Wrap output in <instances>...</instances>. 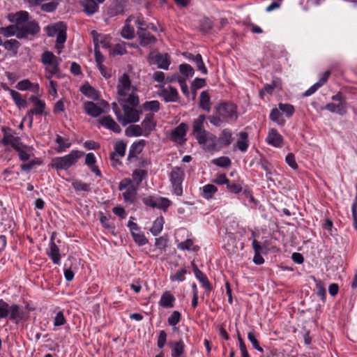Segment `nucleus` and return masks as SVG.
Returning <instances> with one entry per match:
<instances>
[{
    "mask_svg": "<svg viewBox=\"0 0 357 357\" xmlns=\"http://www.w3.org/2000/svg\"><path fill=\"white\" fill-rule=\"evenodd\" d=\"M116 89L119 101L127 102L132 106L139 105V98L136 95L137 89L131 84L128 74L123 73L119 77Z\"/></svg>",
    "mask_w": 357,
    "mask_h": 357,
    "instance_id": "nucleus-1",
    "label": "nucleus"
},
{
    "mask_svg": "<svg viewBox=\"0 0 357 357\" xmlns=\"http://www.w3.org/2000/svg\"><path fill=\"white\" fill-rule=\"evenodd\" d=\"M124 102L121 108H119L116 103H113V110L116 114L118 121L123 126L138 122L140 119L142 111L135 108L136 106H130Z\"/></svg>",
    "mask_w": 357,
    "mask_h": 357,
    "instance_id": "nucleus-2",
    "label": "nucleus"
},
{
    "mask_svg": "<svg viewBox=\"0 0 357 357\" xmlns=\"http://www.w3.org/2000/svg\"><path fill=\"white\" fill-rule=\"evenodd\" d=\"M3 137L2 142L5 145H10L19 153V156H32L35 154L34 149L31 146L22 144L20 142V138L10 128H2Z\"/></svg>",
    "mask_w": 357,
    "mask_h": 357,
    "instance_id": "nucleus-3",
    "label": "nucleus"
},
{
    "mask_svg": "<svg viewBox=\"0 0 357 357\" xmlns=\"http://www.w3.org/2000/svg\"><path fill=\"white\" fill-rule=\"evenodd\" d=\"M156 120L152 115H145L140 125L132 124L125 130L128 137L148 136L155 130Z\"/></svg>",
    "mask_w": 357,
    "mask_h": 357,
    "instance_id": "nucleus-4",
    "label": "nucleus"
},
{
    "mask_svg": "<svg viewBox=\"0 0 357 357\" xmlns=\"http://www.w3.org/2000/svg\"><path fill=\"white\" fill-rule=\"evenodd\" d=\"M19 22L22 23V28L20 29V33L17 34L18 38H24L28 35H35L40 31L38 24L34 21L29 20V13L26 11L17 12Z\"/></svg>",
    "mask_w": 357,
    "mask_h": 357,
    "instance_id": "nucleus-5",
    "label": "nucleus"
},
{
    "mask_svg": "<svg viewBox=\"0 0 357 357\" xmlns=\"http://www.w3.org/2000/svg\"><path fill=\"white\" fill-rule=\"evenodd\" d=\"M9 316V319L16 323L22 320L24 317V311L17 304H9L3 299H0V319Z\"/></svg>",
    "mask_w": 357,
    "mask_h": 357,
    "instance_id": "nucleus-6",
    "label": "nucleus"
},
{
    "mask_svg": "<svg viewBox=\"0 0 357 357\" xmlns=\"http://www.w3.org/2000/svg\"><path fill=\"white\" fill-rule=\"evenodd\" d=\"M41 61L45 66V77L50 79L52 77L59 73V63L61 59L56 56L52 52L46 51L42 54Z\"/></svg>",
    "mask_w": 357,
    "mask_h": 357,
    "instance_id": "nucleus-7",
    "label": "nucleus"
},
{
    "mask_svg": "<svg viewBox=\"0 0 357 357\" xmlns=\"http://www.w3.org/2000/svg\"><path fill=\"white\" fill-rule=\"evenodd\" d=\"M331 99L338 102H329L326 105L324 109L332 113H335L341 116L344 115L347 112V107L346 100L342 94L341 93H337L333 96Z\"/></svg>",
    "mask_w": 357,
    "mask_h": 357,
    "instance_id": "nucleus-8",
    "label": "nucleus"
},
{
    "mask_svg": "<svg viewBox=\"0 0 357 357\" xmlns=\"http://www.w3.org/2000/svg\"><path fill=\"white\" fill-rule=\"evenodd\" d=\"M184 178V172L180 167L174 168L170 173V181L174 193L177 196L183 194L182 183Z\"/></svg>",
    "mask_w": 357,
    "mask_h": 357,
    "instance_id": "nucleus-9",
    "label": "nucleus"
},
{
    "mask_svg": "<svg viewBox=\"0 0 357 357\" xmlns=\"http://www.w3.org/2000/svg\"><path fill=\"white\" fill-rule=\"evenodd\" d=\"M189 126L187 123H180L172 130L169 139L176 144L183 145L187 141L186 135Z\"/></svg>",
    "mask_w": 357,
    "mask_h": 357,
    "instance_id": "nucleus-10",
    "label": "nucleus"
},
{
    "mask_svg": "<svg viewBox=\"0 0 357 357\" xmlns=\"http://www.w3.org/2000/svg\"><path fill=\"white\" fill-rule=\"evenodd\" d=\"M201 146L206 151L213 153L221 149V146L217 142V137L207 132L202 135V139H196Z\"/></svg>",
    "mask_w": 357,
    "mask_h": 357,
    "instance_id": "nucleus-11",
    "label": "nucleus"
},
{
    "mask_svg": "<svg viewBox=\"0 0 357 357\" xmlns=\"http://www.w3.org/2000/svg\"><path fill=\"white\" fill-rule=\"evenodd\" d=\"M217 114L225 121L237 118L236 106L232 103H223L216 108Z\"/></svg>",
    "mask_w": 357,
    "mask_h": 357,
    "instance_id": "nucleus-12",
    "label": "nucleus"
},
{
    "mask_svg": "<svg viewBox=\"0 0 357 357\" xmlns=\"http://www.w3.org/2000/svg\"><path fill=\"white\" fill-rule=\"evenodd\" d=\"M84 105L86 112L92 117L99 116L108 107V104L105 101H101L99 103L88 101L85 102Z\"/></svg>",
    "mask_w": 357,
    "mask_h": 357,
    "instance_id": "nucleus-13",
    "label": "nucleus"
},
{
    "mask_svg": "<svg viewBox=\"0 0 357 357\" xmlns=\"http://www.w3.org/2000/svg\"><path fill=\"white\" fill-rule=\"evenodd\" d=\"M10 20L15 22V24L0 28V33L6 38L13 36H16L17 37V34L20 33V29L22 28V23L19 22L17 13L13 16V18L10 19Z\"/></svg>",
    "mask_w": 357,
    "mask_h": 357,
    "instance_id": "nucleus-14",
    "label": "nucleus"
},
{
    "mask_svg": "<svg viewBox=\"0 0 357 357\" xmlns=\"http://www.w3.org/2000/svg\"><path fill=\"white\" fill-rule=\"evenodd\" d=\"M91 36L93 37L96 48H109L112 40V38L109 35L99 33L96 31H92Z\"/></svg>",
    "mask_w": 357,
    "mask_h": 357,
    "instance_id": "nucleus-15",
    "label": "nucleus"
},
{
    "mask_svg": "<svg viewBox=\"0 0 357 357\" xmlns=\"http://www.w3.org/2000/svg\"><path fill=\"white\" fill-rule=\"evenodd\" d=\"M143 202L146 206L152 208H158L166 210L170 204V201L167 198H155L153 197H149L143 199Z\"/></svg>",
    "mask_w": 357,
    "mask_h": 357,
    "instance_id": "nucleus-16",
    "label": "nucleus"
},
{
    "mask_svg": "<svg viewBox=\"0 0 357 357\" xmlns=\"http://www.w3.org/2000/svg\"><path fill=\"white\" fill-rule=\"evenodd\" d=\"M206 117L204 115H199L197 119L192 121V134L195 139H202V135L206 133L204 129Z\"/></svg>",
    "mask_w": 357,
    "mask_h": 357,
    "instance_id": "nucleus-17",
    "label": "nucleus"
},
{
    "mask_svg": "<svg viewBox=\"0 0 357 357\" xmlns=\"http://www.w3.org/2000/svg\"><path fill=\"white\" fill-rule=\"evenodd\" d=\"M77 158H53L50 165L56 169H67L76 162Z\"/></svg>",
    "mask_w": 357,
    "mask_h": 357,
    "instance_id": "nucleus-18",
    "label": "nucleus"
},
{
    "mask_svg": "<svg viewBox=\"0 0 357 357\" xmlns=\"http://www.w3.org/2000/svg\"><path fill=\"white\" fill-rule=\"evenodd\" d=\"M159 96L163 98L165 102H176L179 96L176 88L172 86L163 87L159 91Z\"/></svg>",
    "mask_w": 357,
    "mask_h": 357,
    "instance_id": "nucleus-19",
    "label": "nucleus"
},
{
    "mask_svg": "<svg viewBox=\"0 0 357 357\" xmlns=\"http://www.w3.org/2000/svg\"><path fill=\"white\" fill-rule=\"evenodd\" d=\"M152 61L157 64L158 68L167 70L170 65V58L167 54L156 53L151 56Z\"/></svg>",
    "mask_w": 357,
    "mask_h": 357,
    "instance_id": "nucleus-20",
    "label": "nucleus"
},
{
    "mask_svg": "<svg viewBox=\"0 0 357 357\" xmlns=\"http://www.w3.org/2000/svg\"><path fill=\"white\" fill-rule=\"evenodd\" d=\"M160 103L158 100L146 101L142 105V112H146L145 115H152L155 118V114L160 110Z\"/></svg>",
    "mask_w": 357,
    "mask_h": 357,
    "instance_id": "nucleus-21",
    "label": "nucleus"
},
{
    "mask_svg": "<svg viewBox=\"0 0 357 357\" xmlns=\"http://www.w3.org/2000/svg\"><path fill=\"white\" fill-rule=\"evenodd\" d=\"M172 349V357H184L185 344L183 340L168 343Z\"/></svg>",
    "mask_w": 357,
    "mask_h": 357,
    "instance_id": "nucleus-22",
    "label": "nucleus"
},
{
    "mask_svg": "<svg viewBox=\"0 0 357 357\" xmlns=\"http://www.w3.org/2000/svg\"><path fill=\"white\" fill-rule=\"evenodd\" d=\"M175 301L174 296L170 291H166L162 294L159 305L165 308H172L174 306Z\"/></svg>",
    "mask_w": 357,
    "mask_h": 357,
    "instance_id": "nucleus-23",
    "label": "nucleus"
},
{
    "mask_svg": "<svg viewBox=\"0 0 357 357\" xmlns=\"http://www.w3.org/2000/svg\"><path fill=\"white\" fill-rule=\"evenodd\" d=\"M84 11L87 15H92L98 12L99 6L95 0H83L80 2Z\"/></svg>",
    "mask_w": 357,
    "mask_h": 357,
    "instance_id": "nucleus-24",
    "label": "nucleus"
},
{
    "mask_svg": "<svg viewBox=\"0 0 357 357\" xmlns=\"http://www.w3.org/2000/svg\"><path fill=\"white\" fill-rule=\"evenodd\" d=\"M29 158H20V159L23 161V163L20 165V167L22 170L24 172H30L36 166L40 165L43 163V161L40 158H37L28 161Z\"/></svg>",
    "mask_w": 357,
    "mask_h": 357,
    "instance_id": "nucleus-25",
    "label": "nucleus"
},
{
    "mask_svg": "<svg viewBox=\"0 0 357 357\" xmlns=\"http://www.w3.org/2000/svg\"><path fill=\"white\" fill-rule=\"evenodd\" d=\"M31 100L33 103L34 108L31 109L32 114L35 115H42L44 113L45 109V102L43 100H40L36 96H31Z\"/></svg>",
    "mask_w": 357,
    "mask_h": 357,
    "instance_id": "nucleus-26",
    "label": "nucleus"
},
{
    "mask_svg": "<svg viewBox=\"0 0 357 357\" xmlns=\"http://www.w3.org/2000/svg\"><path fill=\"white\" fill-rule=\"evenodd\" d=\"M6 89L8 91L12 99L20 109L25 108L27 106L26 100L22 98L19 92L9 89L8 87L6 88Z\"/></svg>",
    "mask_w": 357,
    "mask_h": 357,
    "instance_id": "nucleus-27",
    "label": "nucleus"
},
{
    "mask_svg": "<svg viewBox=\"0 0 357 357\" xmlns=\"http://www.w3.org/2000/svg\"><path fill=\"white\" fill-rule=\"evenodd\" d=\"M132 19H134V17L130 16L126 20V24L121 30V34L124 38L132 39L135 36L134 28L130 24Z\"/></svg>",
    "mask_w": 357,
    "mask_h": 357,
    "instance_id": "nucleus-28",
    "label": "nucleus"
},
{
    "mask_svg": "<svg viewBox=\"0 0 357 357\" xmlns=\"http://www.w3.org/2000/svg\"><path fill=\"white\" fill-rule=\"evenodd\" d=\"M100 123L114 132L119 133L121 132L119 126L110 116H105L101 119Z\"/></svg>",
    "mask_w": 357,
    "mask_h": 357,
    "instance_id": "nucleus-29",
    "label": "nucleus"
},
{
    "mask_svg": "<svg viewBox=\"0 0 357 357\" xmlns=\"http://www.w3.org/2000/svg\"><path fill=\"white\" fill-rule=\"evenodd\" d=\"M47 253L54 264H59L61 259L59 249L54 242H50V250Z\"/></svg>",
    "mask_w": 357,
    "mask_h": 357,
    "instance_id": "nucleus-30",
    "label": "nucleus"
},
{
    "mask_svg": "<svg viewBox=\"0 0 357 357\" xmlns=\"http://www.w3.org/2000/svg\"><path fill=\"white\" fill-rule=\"evenodd\" d=\"M80 91L84 96L91 99L98 100L99 98L98 92L88 83L82 86Z\"/></svg>",
    "mask_w": 357,
    "mask_h": 357,
    "instance_id": "nucleus-31",
    "label": "nucleus"
},
{
    "mask_svg": "<svg viewBox=\"0 0 357 357\" xmlns=\"http://www.w3.org/2000/svg\"><path fill=\"white\" fill-rule=\"evenodd\" d=\"M266 141L274 146H279L282 142V137L276 130L272 129L268 135Z\"/></svg>",
    "mask_w": 357,
    "mask_h": 357,
    "instance_id": "nucleus-32",
    "label": "nucleus"
},
{
    "mask_svg": "<svg viewBox=\"0 0 357 357\" xmlns=\"http://www.w3.org/2000/svg\"><path fill=\"white\" fill-rule=\"evenodd\" d=\"M140 44L146 46L155 42V38L149 33L145 31H137Z\"/></svg>",
    "mask_w": 357,
    "mask_h": 357,
    "instance_id": "nucleus-33",
    "label": "nucleus"
},
{
    "mask_svg": "<svg viewBox=\"0 0 357 357\" xmlns=\"http://www.w3.org/2000/svg\"><path fill=\"white\" fill-rule=\"evenodd\" d=\"M217 142L221 146V149L229 145L231 143V132L228 130H224L220 137L218 139L217 138Z\"/></svg>",
    "mask_w": 357,
    "mask_h": 357,
    "instance_id": "nucleus-34",
    "label": "nucleus"
},
{
    "mask_svg": "<svg viewBox=\"0 0 357 357\" xmlns=\"http://www.w3.org/2000/svg\"><path fill=\"white\" fill-rule=\"evenodd\" d=\"M218 188L213 184H207L202 188V195L206 199H212L217 192Z\"/></svg>",
    "mask_w": 357,
    "mask_h": 357,
    "instance_id": "nucleus-35",
    "label": "nucleus"
},
{
    "mask_svg": "<svg viewBox=\"0 0 357 357\" xmlns=\"http://www.w3.org/2000/svg\"><path fill=\"white\" fill-rule=\"evenodd\" d=\"M145 145V140L140 139L134 142L130 146L128 156H137L139 154Z\"/></svg>",
    "mask_w": 357,
    "mask_h": 357,
    "instance_id": "nucleus-36",
    "label": "nucleus"
},
{
    "mask_svg": "<svg viewBox=\"0 0 357 357\" xmlns=\"http://www.w3.org/2000/svg\"><path fill=\"white\" fill-rule=\"evenodd\" d=\"M65 26L66 24L63 22H59L52 25L46 26L45 30L47 31V34L52 37L56 36L58 33L60 32V30L62 29Z\"/></svg>",
    "mask_w": 357,
    "mask_h": 357,
    "instance_id": "nucleus-37",
    "label": "nucleus"
},
{
    "mask_svg": "<svg viewBox=\"0 0 357 357\" xmlns=\"http://www.w3.org/2000/svg\"><path fill=\"white\" fill-rule=\"evenodd\" d=\"M123 192L124 201L128 203H133L136 199L137 188L136 187L128 188Z\"/></svg>",
    "mask_w": 357,
    "mask_h": 357,
    "instance_id": "nucleus-38",
    "label": "nucleus"
},
{
    "mask_svg": "<svg viewBox=\"0 0 357 357\" xmlns=\"http://www.w3.org/2000/svg\"><path fill=\"white\" fill-rule=\"evenodd\" d=\"M178 249L182 250L197 251L199 249L198 245H194L192 239H187L177 245Z\"/></svg>",
    "mask_w": 357,
    "mask_h": 357,
    "instance_id": "nucleus-39",
    "label": "nucleus"
},
{
    "mask_svg": "<svg viewBox=\"0 0 357 357\" xmlns=\"http://www.w3.org/2000/svg\"><path fill=\"white\" fill-rule=\"evenodd\" d=\"M195 275L197 280L202 284V285L207 289L211 290V284L206 278V276L198 268V267H195Z\"/></svg>",
    "mask_w": 357,
    "mask_h": 357,
    "instance_id": "nucleus-40",
    "label": "nucleus"
},
{
    "mask_svg": "<svg viewBox=\"0 0 357 357\" xmlns=\"http://www.w3.org/2000/svg\"><path fill=\"white\" fill-rule=\"evenodd\" d=\"M243 243L236 241L235 239H231L230 242L227 244V250L230 254L237 255L239 250H242Z\"/></svg>",
    "mask_w": 357,
    "mask_h": 357,
    "instance_id": "nucleus-41",
    "label": "nucleus"
},
{
    "mask_svg": "<svg viewBox=\"0 0 357 357\" xmlns=\"http://www.w3.org/2000/svg\"><path fill=\"white\" fill-rule=\"evenodd\" d=\"M180 73L182 74V77L184 80L192 77L194 75V70L192 67L187 63H183L179 66Z\"/></svg>",
    "mask_w": 357,
    "mask_h": 357,
    "instance_id": "nucleus-42",
    "label": "nucleus"
},
{
    "mask_svg": "<svg viewBox=\"0 0 357 357\" xmlns=\"http://www.w3.org/2000/svg\"><path fill=\"white\" fill-rule=\"evenodd\" d=\"M56 36V48L59 50V53H60L61 50L63 47V44L66 40V26H65L62 29L60 30V32L58 33Z\"/></svg>",
    "mask_w": 357,
    "mask_h": 357,
    "instance_id": "nucleus-43",
    "label": "nucleus"
},
{
    "mask_svg": "<svg viewBox=\"0 0 357 357\" xmlns=\"http://www.w3.org/2000/svg\"><path fill=\"white\" fill-rule=\"evenodd\" d=\"M199 106L204 110H210V97L206 91H202L200 93Z\"/></svg>",
    "mask_w": 357,
    "mask_h": 357,
    "instance_id": "nucleus-44",
    "label": "nucleus"
},
{
    "mask_svg": "<svg viewBox=\"0 0 357 357\" xmlns=\"http://www.w3.org/2000/svg\"><path fill=\"white\" fill-rule=\"evenodd\" d=\"M72 186L75 191H84L89 192L91 190V185L89 183H84L79 180H74L72 182Z\"/></svg>",
    "mask_w": 357,
    "mask_h": 357,
    "instance_id": "nucleus-45",
    "label": "nucleus"
},
{
    "mask_svg": "<svg viewBox=\"0 0 357 357\" xmlns=\"http://www.w3.org/2000/svg\"><path fill=\"white\" fill-rule=\"evenodd\" d=\"M164 219L162 217L158 218L154 222L151 228V232L154 235L157 236L162 230L164 225Z\"/></svg>",
    "mask_w": 357,
    "mask_h": 357,
    "instance_id": "nucleus-46",
    "label": "nucleus"
},
{
    "mask_svg": "<svg viewBox=\"0 0 357 357\" xmlns=\"http://www.w3.org/2000/svg\"><path fill=\"white\" fill-rule=\"evenodd\" d=\"M126 43L116 44L112 49L110 50V54L113 56L125 54L126 53Z\"/></svg>",
    "mask_w": 357,
    "mask_h": 357,
    "instance_id": "nucleus-47",
    "label": "nucleus"
},
{
    "mask_svg": "<svg viewBox=\"0 0 357 357\" xmlns=\"http://www.w3.org/2000/svg\"><path fill=\"white\" fill-rule=\"evenodd\" d=\"M85 163L89 167L91 171L97 176H101V172L98 167L96 165V158H86Z\"/></svg>",
    "mask_w": 357,
    "mask_h": 357,
    "instance_id": "nucleus-48",
    "label": "nucleus"
},
{
    "mask_svg": "<svg viewBox=\"0 0 357 357\" xmlns=\"http://www.w3.org/2000/svg\"><path fill=\"white\" fill-rule=\"evenodd\" d=\"M126 145L122 141L117 142L114 145V152L111 156H123L126 152Z\"/></svg>",
    "mask_w": 357,
    "mask_h": 357,
    "instance_id": "nucleus-49",
    "label": "nucleus"
},
{
    "mask_svg": "<svg viewBox=\"0 0 357 357\" xmlns=\"http://www.w3.org/2000/svg\"><path fill=\"white\" fill-rule=\"evenodd\" d=\"M270 119L281 126L284 125L285 123L284 119H282V115L280 112V109L277 108H274L271 110V112L270 114Z\"/></svg>",
    "mask_w": 357,
    "mask_h": 357,
    "instance_id": "nucleus-50",
    "label": "nucleus"
},
{
    "mask_svg": "<svg viewBox=\"0 0 357 357\" xmlns=\"http://www.w3.org/2000/svg\"><path fill=\"white\" fill-rule=\"evenodd\" d=\"M192 56V61L196 63L197 68L202 72V74L206 75L208 71L203 62L202 57L200 54H197Z\"/></svg>",
    "mask_w": 357,
    "mask_h": 357,
    "instance_id": "nucleus-51",
    "label": "nucleus"
},
{
    "mask_svg": "<svg viewBox=\"0 0 357 357\" xmlns=\"http://www.w3.org/2000/svg\"><path fill=\"white\" fill-rule=\"evenodd\" d=\"M240 137L241 139L237 142L236 146L242 151H246L248 149V134L241 132L240 133Z\"/></svg>",
    "mask_w": 357,
    "mask_h": 357,
    "instance_id": "nucleus-52",
    "label": "nucleus"
},
{
    "mask_svg": "<svg viewBox=\"0 0 357 357\" xmlns=\"http://www.w3.org/2000/svg\"><path fill=\"white\" fill-rule=\"evenodd\" d=\"M248 338L251 342L252 347L261 353L264 352L262 347L259 346L258 340L256 338L255 333L254 331H250L248 334Z\"/></svg>",
    "mask_w": 357,
    "mask_h": 357,
    "instance_id": "nucleus-53",
    "label": "nucleus"
},
{
    "mask_svg": "<svg viewBox=\"0 0 357 357\" xmlns=\"http://www.w3.org/2000/svg\"><path fill=\"white\" fill-rule=\"evenodd\" d=\"M181 319V314L178 311H173L167 319L168 324L172 326H175Z\"/></svg>",
    "mask_w": 357,
    "mask_h": 357,
    "instance_id": "nucleus-54",
    "label": "nucleus"
},
{
    "mask_svg": "<svg viewBox=\"0 0 357 357\" xmlns=\"http://www.w3.org/2000/svg\"><path fill=\"white\" fill-rule=\"evenodd\" d=\"M132 176L133 181L137 182L138 185L146 176V171L144 169H135L133 171Z\"/></svg>",
    "mask_w": 357,
    "mask_h": 357,
    "instance_id": "nucleus-55",
    "label": "nucleus"
},
{
    "mask_svg": "<svg viewBox=\"0 0 357 357\" xmlns=\"http://www.w3.org/2000/svg\"><path fill=\"white\" fill-rule=\"evenodd\" d=\"M278 107L287 117L291 116L294 113V108L293 105L290 104L280 103Z\"/></svg>",
    "mask_w": 357,
    "mask_h": 357,
    "instance_id": "nucleus-56",
    "label": "nucleus"
},
{
    "mask_svg": "<svg viewBox=\"0 0 357 357\" xmlns=\"http://www.w3.org/2000/svg\"><path fill=\"white\" fill-rule=\"evenodd\" d=\"M135 242L139 245H145L147 243V239L141 232H132V234Z\"/></svg>",
    "mask_w": 357,
    "mask_h": 357,
    "instance_id": "nucleus-57",
    "label": "nucleus"
},
{
    "mask_svg": "<svg viewBox=\"0 0 357 357\" xmlns=\"http://www.w3.org/2000/svg\"><path fill=\"white\" fill-rule=\"evenodd\" d=\"M212 162L214 165L220 167H227L231 165L229 158H215Z\"/></svg>",
    "mask_w": 357,
    "mask_h": 357,
    "instance_id": "nucleus-58",
    "label": "nucleus"
},
{
    "mask_svg": "<svg viewBox=\"0 0 357 357\" xmlns=\"http://www.w3.org/2000/svg\"><path fill=\"white\" fill-rule=\"evenodd\" d=\"M56 144H58L59 153L63 151L66 149L70 146V143H68L66 139H64L61 136H57Z\"/></svg>",
    "mask_w": 357,
    "mask_h": 357,
    "instance_id": "nucleus-59",
    "label": "nucleus"
},
{
    "mask_svg": "<svg viewBox=\"0 0 357 357\" xmlns=\"http://www.w3.org/2000/svg\"><path fill=\"white\" fill-rule=\"evenodd\" d=\"M153 77L155 81L158 82L160 83L159 86L160 89H162V86H165L166 80L165 81V76L163 72L156 71L155 73H154Z\"/></svg>",
    "mask_w": 357,
    "mask_h": 357,
    "instance_id": "nucleus-60",
    "label": "nucleus"
},
{
    "mask_svg": "<svg viewBox=\"0 0 357 357\" xmlns=\"http://www.w3.org/2000/svg\"><path fill=\"white\" fill-rule=\"evenodd\" d=\"M3 46L8 50H12L14 49H17L20 46V43L15 39H10L3 43Z\"/></svg>",
    "mask_w": 357,
    "mask_h": 357,
    "instance_id": "nucleus-61",
    "label": "nucleus"
},
{
    "mask_svg": "<svg viewBox=\"0 0 357 357\" xmlns=\"http://www.w3.org/2000/svg\"><path fill=\"white\" fill-rule=\"evenodd\" d=\"M212 26V22L208 18H204L200 21V29L204 32L209 31Z\"/></svg>",
    "mask_w": 357,
    "mask_h": 357,
    "instance_id": "nucleus-62",
    "label": "nucleus"
},
{
    "mask_svg": "<svg viewBox=\"0 0 357 357\" xmlns=\"http://www.w3.org/2000/svg\"><path fill=\"white\" fill-rule=\"evenodd\" d=\"M167 241L168 240L167 238L164 236H160L155 239V245L158 249L160 250V251H162L165 249V248L167 245Z\"/></svg>",
    "mask_w": 357,
    "mask_h": 357,
    "instance_id": "nucleus-63",
    "label": "nucleus"
},
{
    "mask_svg": "<svg viewBox=\"0 0 357 357\" xmlns=\"http://www.w3.org/2000/svg\"><path fill=\"white\" fill-rule=\"evenodd\" d=\"M135 187L130 178H123L121 181L119 185V190L122 191L127 190L128 188Z\"/></svg>",
    "mask_w": 357,
    "mask_h": 357,
    "instance_id": "nucleus-64",
    "label": "nucleus"
}]
</instances>
